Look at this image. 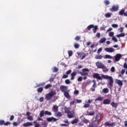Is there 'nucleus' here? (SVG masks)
<instances>
[{
    "mask_svg": "<svg viewBox=\"0 0 127 127\" xmlns=\"http://www.w3.org/2000/svg\"><path fill=\"white\" fill-rule=\"evenodd\" d=\"M45 115H46V116H51V115H52V113L48 111H46L45 112Z\"/></svg>",
    "mask_w": 127,
    "mask_h": 127,
    "instance_id": "nucleus-38",
    "label": "nucleus"
},
{
    "mask_svg": "<svg viewBox=\"0 0 127 127\" xmlns=\"http://www.w3.org/2000/svg\"><path fill=\"white\" fill-rule=\"evenodd\" d=\"M12 125L14 127H17V126H18V123L17 122H13Z\"/></svg>",
    "mask_w": 127,
    "mask_h": 127,
    "instance_id": "nucleus-57",
    "label": "nucleus"
},
{
    "mask_svg": "<svg viewBox=\"0 0 127 127\" xmlns=\"http://www.w3.org/2000/svg\"><path fill=\"white\" fill-rule=\"evenodd\" d=\"M103 104L104 105H109L111 104V100L109 99H106L103 101Z\"/></svg>",
    "mask_w": 127,
    "mask_h": 127,
    "instance_id": "nucleus-19",
    "label": "nucleus"
},
{
    "mask_svg": "<svg viewBox=\"0 0 127 127\" xmlns=\"http://www.w3.org/2000/svg\"><path fill=\"white\" fill-rule=\"evenodd\" d=\"M94 115H95V112H92L89 113V116H94Z\"/></svg>",
    "mask_w": 127,
    "mask_h": 127,
    "instance_id": "nucleus-64",
    "label": "nucleus"
},
{
    "mask_svg": "<svg viewBox=\"0 0 127 127\" xmlns=\"http://www.w3.org/2000/svg\"><path fill=\"white\" fill-rule=\"evenodd\" d=\"M103 93H104V94H108V93H109V89L107 88H104L103 89Z\"/></svg>",
    "mask_w": 127,
    "mask_h": 127,
    "instance_id": "nucleus-35",
    "label": "nucleus"
},
{
    "mask_svg": "<svg viewBox=\"0 0 127 127\" xmlns=\"http://www.w3.org/2000/svg\"><path fill=\"white\" fill-rule=\"evenodd\" d=\"M78 122H79V120L78 119L76 118L71 122V124H72V125H75V124H77Z\"/></svg>",
    "mask_w": 127,
    "mask_h": 127,
    "instance_id": "nucleus-25",
    "label": "nucleus"
},
{
    "mask_svg": "<svg viewBox=\"0 0 127 127\" xmlns=\"http://www.w3.org/2000/svg\"><path fill=\"white\" fill-rule=\"evenodd\" d=\"M44 115H45V112H44V110H42L40 113V118H43V117H44Z\"/></svg>",
    "mask_w": 127,
    "mask_h": 127,
    "instance_id": "nucleus-31",
    "label": "nucleus"
},
{
    "mask_svg": "<svg viewBox=\"0 0 127 127\" xmlns=\"http://www.w3.org/2000/svg\"><path fill=\"white\" fill-rule=\"evenodd\" d=\"M44 100V98L43 97H40L39 99V101L41 102H43Z\"/></svg>",
    "mask_w": 127,
    "mask_h": 127,
    "instance_id": "nucleus-63",
    "label": "nucleus"
},
{
    "mask_svg": "<svg viewBox=\"0 0 127 127\" xmlns=\"http://www.w3.org/2000/svg\"><path fill=\"white\" fill-rule=\"evenodd\" d=\"M91 125H92V126L94 127H97L99 126V121H97V120H94L93 121L92 123H90Z\"/></svg>",
    "mask_w": 127,
    "mask_h": 127,
    "instance_id": "nucleus-14",
    "label": "nucleus"
},
{
    "mask_svg": "<svg viewBox=\"0 0 127 127\" xmlns=\"http://www.w3.org/2000/svg\"><path fill=\"white\" fill-rule=\"evenodd\" d=\"M51 87H52V85L48 84L45 86V89L47 90V89H50V88H51Z\"/></svg>",
    "mask_w": 127,
    "mask_h": 127,
    "instance_id": "nucleus-36",
    "label": "nucleus"
},
{
    "mask_svg": "<svg viewBox=\"0 0 127 127\" xmlns=\"http://www.w3.org/2000/svg\"><path fill=\"white\" fill-rule=\"evenodd\" d=\"M112 26L114 28H117L119 27V25H118V24H113L112 25Z\"/></svg>",
    "mask_w": 127,
    "mask_h": 127,
    "instance_id": "nucleus-47",
    "label": "nucleus"
},
{
    "mask_svg": "<svg viewBox=\"0 0 127 127\" xmlns=\"http://www.w3.org/2000/svg\"><path fill=\"white\" fill-rule=\"evenodd\" d=\"M60 89L61 92H62L63 93H64V92H66V91H67V86L61 85Z\"/></svg>",
    "mask_w": 127,
    "mask_h": 127,
    "instance_id": "nucleus-15",
    "label": "nucleus"
},
{
    "mask_svg": "<svg viewBox=\"0 0 127 127\" xmlns=\"http://www.w3.org/2000/svg\"><path fill=\"white\" fill-rule=\"evenodd\" d=\"M78 82H82L83 81V77L82 76H79L77 78Z\"/></svg>",
    "mask_w": 127,
    "mask_h": 127,
    "instance_id": "nucleus-46",
    "label": "nucleus"
},
{
    "mask_svg": "<svg viewBox=\"0 0 127 127\" xmlns=\"http://www.w3.org/2000/svg\"><path fill=\"white\" fill-rule=\"evenodd\" d=\"M27 119L28 121H33V117L31 116H28Z\"/></svg>",
    "mask_w": 127,
    "mask_h": 127,
    "instance_id": "nucleus-42",
    "label": "nucleus"
},
{
    "mask_svg": "<svg viewBox=\"0 0 127 127\" xmlns=\"http://www.w3.org/2000/svg\"><path fill=\"white\" fill-rule=\"evenodd\" d=\"M38 93H42L43 92V87H39L37 89Z\"/></svg>",
    "mask_w": 127,
    "mask_h": 127,
    "instance_id": "nucleus-37",
    "label": "nucleus"
},
{
    "mask_svg": "<svg viewBox=\"0 0 127 127\" xmlns=\"http://www.w3.org/2000/svg\"><path fill=\"white\" fill-rule=\"evenodd\" d=\"M101 69H102L103 72H108V71H109V69H108V68H107L105 65L103 66V67H102Z\"/></svg>",
    "mask_w": 127,
    "mask_h": 127,
    "instance_id": "nucleus-28",
    "label": "nucleus"
},
{
    "mask_svg": "<svg viewBox=\"0 0 127 127\" xmlns=\"http://www.w3.org/2000/svg\"><path fill=\"white\" fill-rule=\"evenodd\" d=\"M94 28V25L91 24L87 27V29L88 30H91V28Z\"/></svg>",
    "mask_w": 127,
    "mask_h": 127,
    "instance_id": "nucleus-40",
    "label": "nucleus"
},
{
    "mask_svg": "<svg viewBox=\"0 0 127 127\" xmlns=\"http://www.w3.org/2000/svg\"><path fill=\"white\" fill-rule=\"evenodd\" d=\"M125 11V9H123L120 11L119 14H120V15H124V16H127V13Z\"/></svg>",
    "mask_w": 127,
    "mask_h": 127,
    "instance_id": "nucleus-16",
    "label": "nucleus"
},
{
    "mask_svg": "<svg viewBox=\"0 0 127 127\" xmlns=\"http://www.w3.org/2000/svg\"><path fill=\"white\" fill-rule=\"evenodd\" d=\"M112 15H113V13H106L105 14V16L106 17V18H109L110 17H111L112 16Z\"/></svg>",
    "mask_w": 127,
    "mask_h": 127,
    "instance_id": "nucleus-24",
    "label": "nucleus"
},
{
    "mask_svg": "<svg viewBox=\"0 0 127 127\" xmlns=\"http://www.w3.org/2000/svg\"><path fill=\"white\" fill-rule=\"evenodd\" d=\"M95 59L97 60H101L103 59V56L100 55H96L95 57Z\"/></svg>",
    "mask_w": 127,
    "mask_h": 127,
    "instance_id": "nucleus-26",
    "label": "nucleus"
},
{
    "mask_svg": "<svg viewBox=\"0 0 127 127\" xmlns=\"http://www.w3.org/2000/svg\"><path fill=\"white\" fill-rule=\"evenodd\" d=\"M89 107H90V105H89V104H85L84 106H83V108H84L85 109L87 108H89Z\"/></svg>",
    "mask_w": 127,
    "mask_h": 127,
    "instance_id": "nucleus-54",
    "label": "nucleus"
},
{
    "mask_svg": "<svg viewBox=\"0 0 127 127\" xmlns=\"http://www.w3.org/2000/svg\"><path fill=\"white\" fill-rule=\"evenodd\" d=\"M103 100H104L103 97L99 96L95 99V102H102Z\"/></svg>",
    "mask_w": 127,
    "mask_h": 127,
    "instance_id": "nucleus-21",
    "label": "nucleus"
},
{
    "mask_svg": "<svg viewBox=\"0 0 127 127\" xmlns=\"http://www.w3.org/2000/svg\"><path fill=\"white\" fill-rule=\"evenodd\" d=\"M70 76H71V77H70L71 80H75V77H76V76H77V72H76V71L72 72L70 74Z\"/></svg>",
    "mask_w": 127,
    "mask_h": 127,
    "instance_id": "nucleus-13",
    "label": "nucleus"
},
{
    "mask_svg": "<svg viewBox=\"0 0 127 127\" xmlns=\"http://www.w3.org/2000/svg\"><path fill=\"white\" fill-rule=\"evenodd\" d=\"M110 10L112 12H115V11H118V10H119V6L113 5L112 6V8H110Z\"/></svg>",
    "mask_w": 127,
    "mask_h": 127,
    "instance_id": "nucleus-5",
    "label": "nucleus"
},
{
    "mask_svg": "<svg viewBox=\"0 0 127 127\" xmlns=\"http://www.w3.org/2000/svg\"><path fill=\"white\" fill-rule=\"evenodd\" d=\"M111 71L112 72V73H114V72L116 71V68L114 66H112L111 68Z\"/></svg>",
    "mask_w": 127,
    "mask_h": 127,
    "instance_id": "nucleus-52",
    "label": "nucleus"
},
{
    "mask_svg": "<svg viewBox=\"0 0 127 127\" xmlns=\"http://www.w3.org/2000/svg\"><path fill=\"white\" fill-rule=\"evenodd\" d=\"M83 123H84V124H89V120L84 119V120H82Z\"/></svg>",
    "mask_w": 127,
    "mask_h": 127,
    "instance_id": "nucleus-48",
    "label": "nucleus"
},
{
    "mask_svg": "<svg viewBox=\"0 0 127 127\" xmlns=\"http://www.w3.org/2000/svg\"><path fill=\"white\" fill-rule=\"evenodd\" d=\"M112 40L113 41H115V42H118V39H117V38H116V37H113Z\"/></svg>",
    "mask_w": 127,
    "mask_h": 127,
    "instance_id": "nucleus-56",
    "label": "nucleus"
},
{
    "mask_svg": "<svg viewBox=\"0 0 127 127\" xmlns=\"http://www.w3.org/2000/svg\"><path fill=\"white\" fill-rule=\"evenodd\" d=\"M55 95H56V92L55 91H51L49 93L46 95V99L47 101H50Z\"/></svg>",
    "mask_w": 127,
    "mask_h": 127,
    "instance_id": "nucleus-2",
    "label": "nucleus"
},
{
    "mask_svg": "<svg viewBox=\"0 0 127 127\" xmlns=\"http://www.w3.org/2000/svg\"><path fill=\"white\" fill-rule=\"evenodd\" d=\"M74 39L76 41H79L81 39V37L80 36H76Z\"/></svg>",
    "mask_w": 127,
    "mask_h": 127,
    "instance_id": "nucleus-44",
    "label": "nucleus"
},
{
    "mask_svg": "<svg viewBox=\"0 0 127 127\" xmlns=\"http://www.w3.org/2000/svg\"><path fill=\"white\" fill-rule=\"evenodd\" d=\"M101 119V114H98L96 115V117L95 118V121H98V122H99V121H100Z\"/></svg>",
    "mask_w": 127,
    "mask_h": 127,
    "instance_id": "nucleus-27",
    "label": "nucleus"
},
{
    "mask_svg": "<svg viewBox=\"0 0 127 127\" xmlns=\"http://www.w3.org/2000/svg\"><path fill=\"white\" fill-rule=\"evenodd\" d=\"M104 126H105V127H115V126H116V123H109V122H106L104 124Z\"/></svg>",
    "mask_w": 127,
    "mask_h": 127,
    "instance_id": "nucleus-11",
    "label": "nucleus"
},
{
    "mask_svg": "<svg viewBox=\"0 0 127 127\" xmlns=\"http://www.w3.org/2000/svg\"><path fill=\"white\" fill-rule=\"evenodd\" d=\"M33 124L35 126V127H40V124H39V123H38L36 121H34Z\"/></svg>",
    "mask_w": 127,
    "mask_h": 127,
    "instance_id": "nucleus-34",
    "label": "nucleus"
},
{
    "mask_svg": "<svg viewBox=\"0 0 127 127\" xmlns=\"http://www.w3.org/2000/svg\"><path fill=\"white\" fill-rule=\"evenodd\" d=\"M94 28L93 29V33H96L97 30H98V26L97 25L94 26Z\"/></svg>",
    "mask_w": 127,
    "mask_h": 127,
    "instance_id": "nucleus-33",
    "label": "nucleus"
},
{
    "mask_svg": "<svg viewBox=\"0 0 127 127\" xmlns=\"http://www.w3.org/2000/svg\"><path fill=\"white\" fill-rule=\"evenodd\" d=\"M114 32H110L109 33V36H110V37H114Z\"/></svg>",
    "mask_w": 127,
    "mask_h": 127,
    "instance_id": "nucleus-45",
    "label": "nucleus"
},
{
    "mask_svg": "<svg viewBox=\"0 0 127 127\" xmlns=\"http://www.w3.org/2000/svg\"><path fill=\"white\" fill-rule=\"evenodd\" d=\"M89 71V69L87 68H83L82 69V72H80V74L81 76H87L88 74H89V73H88Z\"/></svg>",
    "mask_w": 127,
    "mask_h": 127,
    "instance_id": "nucleus-4",
    "label": "nucleus"
},
{
    "mask_svg": "<svg viewBox=\"0 0 127 127\" xmlns=\"http://www.w3.org/2000/svg\"><path fill=\"white\" fill-rule=\"evenodd\" d=\"M4 120H0V126H4Z\"/></svg>",
    "mask_w": 127,
    "mask_h": 127,
    "instance_id": "nucleus-49",
    "label": "nucleus"
},
{
    "mask_svg": "<svg viewBox=\"0 0 127 127\" xmlns=\"http://www.w3.org/2000/svg\"><path fill=\"white\" fill-rule=\"evenodd\" d=\"M52 110L54 113H57V112H58V106L54 105L53 107Z\"/></svg>",
    "mask_w": 127,
    "mask_h": 127,
    "instance_id": "nucleus-22",
    "label": "nucleus"
},
{
    "mask_svg": "<svg viewBox=\"0 0 127 127\" xmlns=\"http://www.w3.org/2000/svg\"><path fill=\"white\" fill-rule=\"evenodd\" d=\"M64 96H65L67 99H70L71 98V96H70V94H69V92L67 91H65L64 92Z\"/></svg>",
    "mask_w": 127,
    "mask_h": 127,
    "instance_id": "nucleus-23",
    "label": "nucleus"
},
{
    "mask_svg": "<svg viewBox=\"0 0 127 127\" xmlns=\"http://www.w3.org/2000/svg\"><path fill=\"white\" fill-rule=\"evenodd\" d=\"M65 84H66L67 85H69V84H70V83H71V81H70L69 79H66L65 80Z\"/></svg>",
    "mask_w": 127,
    "mask_h": 127,
    "instance_id": "nucleus-50",
    "label": "nucleus"
},
{
    "mask_svg": "<svg viewBox=\"0 0 127 127\" xmlns=\"http://www.w3.org/2000/svg\"><path fill=\"white\" fill-rule=\"evenodd\" d=\"M65 113L67 114L68 119H72L75 116V110L70 111L68 109H66Z\"/></svg>",
    "mask_w": 127,
    "mask_h": 127,
    "instance_id": "nucleus-3",
    "label": "nucleus"
},
{
    "mask_svg": "<svg viewBox=\"0 0 127 127\" xmlns=\"http://www.w3.org/2000/svg\"><path fill=\"white\" fill-rule=\"evenodd\" d=\"M102 77L103 79H105L106 80H109L108 85L110 87H113L114 86V79L113 77L109 76L108 75H102Z\"/></svg>",
    "mask_w": 127,
    "mask_h": 127,
    "instance_id": "nucleus-1",
    "label": "nucleus"
},
{
    "mask_svg": "<svg viewBox=\"0 0 127 127\" xmlns=\"http://www.w3.org/2000/svg\"><path fill=\"white\" fill-rule=\"evenodd\" d=\"M94 78L97 79L98 80H103V77L100 76L99 73H95L93 75Z\"/></svg>",
    "mask_w": 127,
    "mask_h": 127,
    "instance_id": "nucleus-7",
    "label": "nucleus"
},
{
    "mask_svg": "<svg viewBox=\"0 0 127 127\" xmlns=\"http://www.w3.org/2000/svg\"><path fill=\"white\" fill-rule=\"evenodd\" d=\"M92 82L93 83V84L92 85V87L93 88H90V91H91V92H95V91H96L95 89L96 88H97V82L95 80H93Z\"/></svg>",
    "mask_w": 127,
    "mask_h": 127,
    "instance_id": "nucleus-6",
    "label": "nucleus"
},
{
    "mask_svg": "<svg viewBox=\"0 0 127 127\" xmlns=\"http://www.w3.org/2000/svg\"><path fill=\"white\" fill-rule=\"evenodd\" d=\"M53 72H58V68L55 67L54 68V71Z\"/></svg>",
    "mask_w": 127,
    "mask_h": 127,
    "instance_id": "nucleus-62",
    "label": "nucleus"
},
{
    "mask_svg": "<svg viewBox=\"0 0 127 127\" xmlns=\"http://www.w3.org/2000/svg\"><path fill=\"white\" fill-rule=\"evenodd\" d=\"M121 57H123V56L120 54H117L115 57V60L116 62H118L119 60H121Z\"/></svg>",
    "mask_w": 127,
    "mask_h": 127,
    "instance_id": "nucleus-9",
    "label": "nucleus"
},
{
    "mask_svg": "<svg viewBox=\"0 0 127 127\" xmlns=\"http://www.w3.org/2000/svg\"><path fill=\"white\" fill-rule=\"evenodd\" d=\"M104 3L105 5H109V4H110V1H109V0H105L104 1Z\"/></svg>",
    "mask_w": 127,
    "mask_h": 127,
    "instance_id": "nucleus-39",
    "label": "nucleus"
},
{
    "mask_svg": "<svg viewBox=\"0 0 127 127\" xmlns=\"http://www.w3.org/2000/svg\"><path fill=\"white\" fill-rule=\"evenodd\" d=\"M79 46H80L78 44H75L74 45V48H75V49H78V48H79Z\"/></svg>",
    "mask_w": 127,
    "mask_h": 127,
    "instance_id": "nucleus-53",
    "label": "nucleus"
},
{
    "mask_svg": "<svg viewBox=\"0 0 127 127\" xmlns=\"http://www.w3.org/2000/svg\"><path fill=\"white\" fill-rule=\"evenodd\" d=\"M68 54L69 57H71V56H72V55H73V51H68Z\"/></svg>",
    "mask_w": 127,
    "mask_h": 127,
    "instance_id": "nucleus-43",
    "label": "nucleus"
},
{
    "mask_svg": "<svg viewBox=\"0 0 127 127\" xmlns=\"http://www.w3.org/2000/svg\"><path fill=\"white\" fill-rule=\"evenodd\" d=\"M56 117L58 118V117H62V113L60 112H58V113H56Z\"/></svg>",
    "mask_w": 127,
    "mask_h": 127,
    "instance_id": "nucleus-41",
    "label": "nucleus"
},
{
    "mask_svg": "<svg viewBox=\"0 0 127 127\" xmlns=\"http://www.w3.org/2000/svg\"><path fill=\"white\" fill-rule=\"evenodd\" d=\"M96 65L99 69H102V67H104L105 64L102 63V62H100V61H98L96 63Z\"/></svg>",
    "mask_w": 127,
    "mask_h": 127,
    "instance_id": "nucleus-8",
    "label": "nucleus"
},
{
    "mask_svg": "<svg viewBox=\"0 0 127 127\" xmlns=\"http://www.w3.org/2000/svg\"><path fill=\"white\" fill-rule=\"evenodd\" d=\"M47 122H57V119L54 117H50L47 119Z\"/></svg>",
    "mask_w": 127,
    "mask_h": 127,
    "instance_id": "nucleus-18",
    "label": "nucleus"
},
{
    "mask_svg": "<svg viewBox=\"0 0 127 127\" xmlns=\"http://www.w3.org/2000/svg\"><path fill=\"white\" fill-rule=\"evenodd\" d=\"M126 36V34L125 33H122L120 34H118L117 35V37L120 38V37H125Z\"/></svg>",
    "mask_w": 127,
    "mask_h": 127,
    "instance_id": "nucleus-29",
    "label": "nucleus"
},
{
    "mask_svg": "<svg viewBox=\"0 0 127 127\" xmlns=\"http://www.w3.org/2000/svg\"><path fill=\"white\" fill-rule=\"evenodd\" d=\"M14 120V116L12 115L10 116V121H13Z\"/></svg>",
    "mask_w": 127,
    "mask_h": 127,
    "instance_id": "nucleus-60",
    "label": "nucleus"
},
{
    "mask_svg": "<svg viewBox=\"0 0 127 127\" xmlns=\"http://www.w3.org/2000/svg\"><path fill=\"white\" fill-rule=\"evenodd\" d=\"M72 72V70L69 69L67 70L65 74L67 75H69V74H71V72Z\"/></svg>",
    "mask_w": 127,
    "mask_h": 127,
    "instance_id": "nucleus-51",
    "label": "nucleus"
},
{
    "mask_svg": "<svg viewBox=\"0 0 127 127\" xmlns=\"http://www.w3.org/2000/svg\"><path fill=\"white\" fill-rule=\"evenodd\" d=\"M113 57L109 55H106L104 57V59H112Z\"/></svg>",
    "mask_w": 127,
    "mask_h": 127,
    "instance_id": "nucleus-30",
    "label": "nucleus"
},
{
    "mask_svg": "<svg viewBox=\"0 0 127 127\" xmlns=\"http://www.w3.org/2000/svg\"><path fill=\"white\" fill-rule=\"evenodd\" d=\"M32 126H33V124L31 122H26L25 123H24L23 125V127H32Z\"/></svg>",
    "mask_w": 127,
    "mask_h": 127,
    "instance_id": "nucleus-17",
    "label": "nucleus"
},
{
    "mask_svg": "<svg viewBox=\"0 0 127 127\" xmlns=\"http://www.w3.org/2000/svg\"><path fill=\"white\" fill-rule=\"evenodd\" d=\"M66 78H68V74H64L63 76V79H66Z\"/></svg>",
    "mask_w": 127,
    "mask_h": 127,
    "instance_id": "nucleus-61",
    "label": "nucleus"
},
{
    "mask_svg": "<svg viewBox=\"0 0 127 127\" xmlns=\"http://www.w3.org/2000/svg\"><path fill=\"white\" fill-rule=\"evenodd\" d=\"M74 95H79V90H75L74 91Z\"/></svg>",
    "mask_w": 127,
    "mask_h": 127,
    "instance_id": "nucleus-58",
    "label": "nucleus"
},
{
    "mask_svg": "<svg viewBox=\"0 0 127 127\" xmlns=\"http://www.w3.org/2000/svg\"><path fill=\"white\" fill-rule=\"evenodd\" d=\"M10 124H11V123H10V122H6V123L4 122V126H8V125H10Z\"/></svg>",
    "mask_w": 127,
    "mask_h": 127,
    "instance_id": "nucleus-59",
    "label": "nucleus"
},
{
    "mask_svg": "<svg viewBox=\"0 0 127 127\" xmlns=\"http://www.w3.org/2000/svg\"><path fill=\"white\" fill-rule=\"evenodd\" d=\"M106 38H102L99 41V43H105L106 42Z\"/></svg>",
    "mask_w": 127,
    "mask_h": 127,
    "instance_id": "nucleus-32",
    "label": "nucleus"
},
{
    "mask_svg": "<svg viewBox=\"0 0 127 127\" xmlns=\"http://www.w3.org/2000/svg\"><path fill=\"white\" fill-rule=\"evenodd\" d=\"M118 105H119V103H117L114 102H112L111 103V105L112 106V108H114V109H117V108H118Z\"/></svg>",
    "mask_w": 127,
    "mask_h": 127,
    "instance_id": "nucleus-20",
    "label": "nucleus"
},
{
    "mask_svg": "<svg viewBox=\"0 0 127 127\" xmlns=\"http://www.w3.org/2000/svg\"><path fill=\"white\" fill-rule=\"evenodd\" d=\"M102 50H103V48H99L97 51L98 54H100V53H101V52H102Z\"/></svg>",
    "mask_w": 127,
    "mask_h": 127,
    "instance_id": "nucleus-55",
    "label": "nucleus"
},
{
    "mask_svg": "<svg viewBox=\"0 0 127 127\" xmlns=\"http://www.w3.org/2000/svg\"><path fill=\"white\" fill-rule=\"evenodd\" d=\"M115 83L116 84H118V85L119 86V87H120V88H121V87H123V85H124L123 81L118 79H115Z\"/></svg>",
    "mask_w": 127,
    "mask_h": 127,
    "instance_id": "nucleus-10",
    "label": "nucleus"
},
{
    "mask_svg": "<svg viewBox=\"0 0 127 127\" xmlns=\"http://www.w3.org/2000/svg\"><path fill=\"white\" fill-rule=\"evenodd\" d=\"M105 51H106V52L113 53V52H115V49H114L113 48H106L105 49Z\"/></svg>",
    "mask_w": 127,
    "mask_h": 127,
    "instance_id": "nucleus-12",
    "label": "nucleus"
}]
</instances>
